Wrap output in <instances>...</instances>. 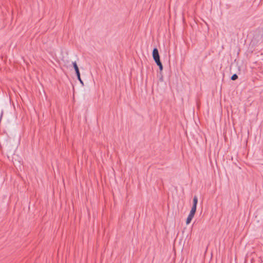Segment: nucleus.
<instances>
[{"instance_id": "nucleus-1", "label": "nucleus", "mask_w": 263, "mask_h": 263, "mask_svg": "<svg viewBox=\"0 0 263 263\" xmlns=\"http://www.w3.org/2000/svg\"><path fill=\"white\" fill-rule=\"evenodd\" d=\"M153 58L155 62L160 61V56L158 49L155 48L153 50Z\"/></svg>"}, {"instance_id": "nucleus-2", "label": "nucleus", "mask_w": 263, "mask_h": 263, "mask_svg": "<svg viewBox=\"0 0 263 263\" xmlns=\"http://www.w3.org/2000/svg\"><path fill=\"white\" fill-rule=\"evenodd\" d=\"M193 217H194V216L189 214L188 215V216H187V219H186V224H189L191 222V221H192V220L193 218Z\"/></svg>"}, {"instance_id": "nucleus-3", "label": "nucleus", "mask_w": 263, "mask_h": 263, "mask_svg": "<svg viewBox=\"0 0 263 263\" xmlns=\"http://www.w3.org/2000/svg\"><path fill=\"white\" fill-rule=\"evenodd\" d=\"M196 208H197V207L192 206V208L191 209V210L189 214L192 215L194 216V215H195L196 211Z\"/></svg>"}, {"instance_id": "nucleus-4", "label": "nucleus", "mask_w": 263, "mask_h": 263, "mask_svg": "<svg viewBox=\"0 0 263 263\" xmlns=\"http://www.w3.org/2000/svg\"><path fill=\"white\" fill-rule=\"evenodd\" d=\"M198 203V198L196 196H195L193 198V206L197 207V204Z\"/></svg>"}, {"instance_id": "nucleus-5", "label": "nucleus", "mask_w": 263, "mask_h": 263, "mask_svg": "<svg viewBox=\"0 0 263 263\" xmlns=\"http://www.w3.org/2000/svg\"><path fill=\"white\" fill-rule=\"evenodd\" d=\"M72 65L73 66L76 72L79 71V68L76 62H72Z\"/></svg>"}, {"instance_id": "nucleus-6", "label": "nucleus", "mask_w": 263, "mask_h": 263, "mask_svg": "<svg viewBox=\"0 0 263 263\" xmlns=\"http://www.w3.org/2000/svg\"><path fill=\"white\" fill-rule=\"evenodd\" d=\"M156 63L159 66L160 70L162 71L163 69V66H162V64L160 60L158 62H156Z\"/></svg>"}, {"instance_id": "nucleus-7", "label": "nucleus", "mask_w": 263, "mask_h": 263, "mask_svg": "<svg viewBox=\"0 0 263 263\" xmlns=\"http://www.w3.org/2000/svg\"><path fill=\"white\" fill-rule=\"evenodd\" d=\"M76 73L77 78H78V80L80 81V83H82V84H83V81H82V80H81V79L80 78V71L77 72Z\"/></svg>"}, {"instance_id": "nucleus-8", "label": "nucleus", "mask_w": 263, "mask_h": 263, "mask_svg": "<svg viewBox=\"0 0 263 263\" xmlns=\"http://www.w3.org/2000/svg\"><path fill=\"white\" fill-rule=\"evenodd\" d=\"M238 78V76L236 74H234L232 77H231V80H236Z\"/></svg>"}]
</instances>
